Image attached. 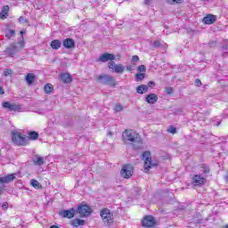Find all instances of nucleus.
I'll list each match as a JSON object with an SVG mask.
<instances>
[{
  "instance_id": "obj_51",
  "label": "nucleus",
  "mask_w": 228,
  "mask_h": 228,
  "mask_svg": "<svg viewBox=\"0 0 228 228\" xmlns=\"http://www.w3.org/2000/svg\"><path fill=\"white\" fill-rule=\"evenodd\" d=\"M196 224H202V219H198V220L196 221Z\"/></svg>"
},
{
  "instance_id": "obj_17",
  "label": "nucleus",
  "mask_w": 228,
  "mask_h": 228,
  "mask_svg": "<svg viewBox=\"0 0 228 228\" xmlns=\"http://www.w3.org/2000/svg\"><path fill=\"white\" fill-rule=\"evenodd\" d=\"M60 79L62 83L65 84L72 83V76H70L69 73L61 74Z\"/></svg>"
},
{
  "instance_id": "obj_49",
  "label": "nucleus",
  "mask_w": 228,
  "mask_h": 228,
  "mask_svg": "<svg viewBox=\"0 0 228 228\" xmlns=\"http://www.w3.org/2000/svg\"><path fill=\"white\" fill-rule=\"evenodd\" d=\"M151 3V0H144V4L150 5Z\"/></svg>"
},
{
  "instance_id": "obj_50",
  "label": "nucleus",
  "mask_w": 228,
  "mask_h": 228,
  "mask_svg": "<svg viewBox=\"0 0 228 228\" xmlns=\"http://www.w3.org/2000/svg\"><path fill=\"white\" fill-rule=\"evenodd\" d=\"M20 35H21V38H22V40H24V36H23V35H24V31L20 30Z\"/></svg>"
},
{
  "instance_id": "obj_19",
  "label": "nucleus",
  "mask_w": 228,
  "mask_h": 228,
  "mask_svg": "<svg viewBox=\"0 0 228 228\" xmlns=\"http://www.w3.org/2000/svg\"><path fill=\"white\" fill-rule=\"evenodd\" d=\"M70 224L72 227H81L82 225H85V220L76 218L71 221Z\"/></svg>"
},
{
  "instance_id": "obj_4",
  "label": "nucleus",
  "mask_w": 228,
  "mask_h": 228,
  "mask_svg": "<svg viewBox=\"0 0 228 228\" xmlns=\"http://www.w3.org/2000/svg\"><path fill=\"white\" fill-rule=\"evenodd\" d=\"M100 216L105 225H111V223L113 222V214H111L110 208L102 209L100 212Z\"/></svg>"
},
{
  "instance_id": "obj_22",
  "label": "nucleus",
  "mask_w": 228,
  "mask_h": 228,
  "mask_svg": "<svg viewBox=\"0 0 228 228\" xmlns=\"http://www.w3.org/2000/svg\"><path fill=\"white\" fill-rule=\"evenodd\" d=\"M50 45L52 49H55V51H57V49H60V47H61V41L54 39L51 42Z\"/></svg>"
},
{
  "instance_id": "obj_16",
  "label": "nucleus",
  "mask_w": 228,
  "mask_h": 228,
  "mask_svg": "<svg viewBox=\"0 0 228 228\" xmlns=\"http://www.w3.org/2000/svg\"><path fill=\"white\" fill-rule=\"evenodd\" d=\"M204 24H215L216 22V16L213 14H208L206 17L203 18Z\"/></svg>"
},
{
  "instance_id": "obj_7",
  "label": "nucleus",
  "mask_w": 228,
  "mask_h": 228,
  "mask_svg": "<svg viewBox=\"0 0 228 228\" xmlns=\"http://www.w3.org/2000/svg\"><path fill=\"white\" fill-rule=\"evenodd\" d=\"M76 212L80 215V216H90L92 215V208L88 205H79Z\"/></svg>"
},
{
  "instance_id": "obj_45",
  "label": "nucleus",
  "mask_w": 228,
  "mask_h": 228,
  "mask_svg": "<svg viewBox=\"0 0 228 228\" xmlns=\"http://www.w3.org/2000/svg\"><path fill=\"white\" fill-rule=\"evenodd\" d=\"M154 47H161V43L159 41H155Z\"/></svg>"
},
{
  "instance_id": "obj_46",
  "label": "nucleus",
  "mask_w": 228,
  "mask_h": 228,
  "mask_svg": "<svg viewBox=\"0 0 228 228\" xmlns=\"http://www.w3.org/2000/svg\"><path fill=\"white\" fill-rule=\"evenodd\" d=\"M2 208L3 209H8V202H4Z\"/></svg>"
},
{
  "instance_id": "obj_56",
  "label": "nucleus",
  "mask_w": 228,
  "mask_h": 228,
  "mask_svg": "<svg viewBox=\"0 0 228 228\" xmlns=\"http://www.w3.org/2000/svg\"><path fill=\"white\" fill-rule=\"evenodd\" d=\"M220 124H221V122H217L216 126H220Z\"/></svg>"
},
{
  "instance_id": "obj_30",
  "label": "nucleus",
  "mask_w": 228,
  "mask_h": 228,
  "mask_svg": "<svg viewBox=\"0 0 228 228\" xmlns=\"http://www.w3.org/2000/svg\"><path fill=\"white\" fill-rule=\"evenodd\" d=\"M167 3L168 4H181V3H183V0H167Z\"/></svg>"
},
{
  "instance_id": "obj_25",
  "label": "nucleus",
  "mask_w": 228,
  "mask_h": 228,
  "mask_svg": "<svg viewBox=\"0 0 228 228\" xmlns=\"http://www.w3.org/2000/svg\"><path fill=\"white\" fill-rule=\"evenodd\" d=\"M124 69L125 68L122 66V64H118L114 69V72H116V74H124Z\"/></svg>"
},
{
  "instance_id": "obj_20",
  "label": "nucleus",
  "mask_w": 228,
  "mask_h": 228,
  "mask_svg": "<svg viewBox=\"0 0 228 228\" xmlns=\"http://www.w3.org/2000/svg\"><path fill=\"white\" fill-rule=\"evenodd\" d=\"M34 165L37 167H42L44 165V158L38 155H35L33 158Z\"/></svg>"
},
{
  "instance_id": "obj_42",
  "label": "nucleus",
  "mask_w": 228,
  "mask_h": 228,
  "mask_svg": "<svg viewBox=\"0 0 228 228\" xmlns=\"http://www.w3.org/2000/svg\"><path fill=\"white\" fill-rule=\"evenodd\" d=\"M8 13H5L4 11H2L1 12H0V19H6V15H7Z\"/></svg>"
},
{
  "instance_id": "obj_55",
  "label": "nucleus",
  "mask_w": 228,
  "mask_h": 228,
  "mask_svg": "<svg viewBox=\"0 0 228 228\" xmlns=\"http://www.w3.org/2000/svg\"><path fill=\"white\" fill-rule=\"evenodd\" d=\"M223 49L224 50V51H227V46H223Z\"/></svg>"
},
{
  "instance_id": "obj_14",
  "label": "nucleus",
  "mask_w": 228,
  "mask_h": 228,
  "mask_svg": "<svg viewBox=\"0 0 228 228\" xmlns=\"http://www.w3.org/2000/svg\"><path fill=\"white\" fill-rule=\"evenodd\" d=\"M65 49H74L76 47V42L72 38H66L62 43Z\"/></svg>"
},
{
  "instance_id": "obj_12",
  "label": "nucleus",
  "mask_w": 228,
  "mask_h": 228,
  "mask_svg": "<svg viewBox=\"0 0 228 228\" xmlns=\"http://www.w3.org/2000/svg\"><path fill=\"white\" fill-rule=\"evenodd\" d=\"M59 215L63 218H74L76 215V209L70 208L69 210H61Z\"/></svg>"
},
{
  "instance_id": "obj_24",
  "label": "nucleus",
  "mask_w": 228,
  "mask_h": 228,
  "mask_svg": "<svg viewBox=\"0 0 228 228\" xmlns=\"http://www.w3.org/2000/svg\"><path fill=\"white\" fill-rule=\"evenodd\" d=\"M26 81L28 85H33L34 81H35V75L33 73H28L26 76Z\"/></svg>"
},
{
  "instance_id": "obj_31",
  "label": "nucleus",
  "mask_w": 228,
  "mask_h": 228,
  "mask_svg": "<svg viewBox=\"0 0 228 228\" xmlns=\"http://www.w3.org/2000/svg\"><path fill=\"white\" fill-rule=\"evenodd\" d=\"M167 133H170L171 134H175V133H177V128L169 126L167 128Z\"/></svg>"
},
{
  "instance_id": "obj_18",
  "label": "nucleus",
  "mask_w": 228,
  "mask_h": 228,
  "mask_svg": "<svg viewBox=\"0 0 228 228\" xmlns=\"http://www.w3.org/2000/svg\"><path fill=\"white\" fill-rule=\"evenodd\" d=\"M146 102L148 104H156L158 102V95L156 94H150L146 96Z\"/></svg>"
},
{
  "instance_id": "obj_10",
  "label": "nucleus",
  "mask_w": 228,
  "mask_h": 228,
  "mask_svg": "<svg viewBox=\"0 0 228 228\" xmlns=\"http://www.w3.org/2000/svg\"><path fill=\"white\" fill-rule=\"evenodd\" d=\"M115 60V55L113 53H105L100 55L97 61H101L102 63H106V61H113Z\"/></svg>"
},
{
  "instance_id": "obj_53",
  "label": "nucleus",
  "mask_w": 228,
  "mask_h": 228,
  "mask_svg": "<svg viewBox=\"0 0 228 228\" xmlns=\"http://www.w3.org/2000/svg\"><path fill=\"white\" fill-rule=\"evenodd\" d=\"M50 228H60V227L57 225H52V226H50Z\"/></svg>"
},
{
  "instance_id": "obj_37",
  "label": "nucleus",
  "mask_w": 228,
  "mask_h": 228,
  "mask_svg": "<svg viewBox=\"0 0 228 228\" xmlns=\"http://www.w3.org/2000/svg\"><path fill=\"white\" fill-rule=\"evenodd\" d=\"M173 93H174V89L172 87H166V94L167 95H172Z\"/></svg>"
},
{
  "instance_id": "obj_38",
  "label": "nucleus",
  "mask_w": 228,
  "mask_h": 228,
  "mask_svg": "<svg viewBox=\"0 0 228 228\" xmlns=\"http://www.w3.org/2000/svg\"><path fill=\"white\" fill-rule=\"evenodd\" d=\"M19 22H20V24H26V22H28V20H26V18H24V16H20V17L19 18Z\"/></svg>"
},
{
  "instance_id": "obj_32",
  "label": "nucleus",
  "mask_w": 228,
  "mask_h": 228,
  "mask_svg": "<svg viewBox=\"0 0 228 228\" xmlns=\"http://www.w3.org/2000/svg\"><path fill=\"white\" fill-rule=\"evenodd\" d=\"M13 35H15V30L11 29L8 33L5 34V37L6 38L10 39L12 37H13Z\"/></svg>"
},
{
  "instance_id": "obj_23",
  "label": "nucleus",
  "mask_w": 228,
  "mask_h": 228,
  "mask_svg": "<svg viewBox=\"0 0 228 228\" xmlns=\"http://www.w3.org/2000/svg\"><path fill=\"white\" fill-rule=\"evenodd\" d=\"M27 139L28 142H29V140H38V134L36 131L29 132Z\"/></svg>"
},
{
  "instance_id": "obj_43",
  "label": "nucleus",
  "mask_w": 228,
  "mask_h": 228,
  "mask_svg": "<svg viewBox=\"0 0 228 228\" xmlns=\"http://www.w3.org/2000/svg\"><path fill=\"white\" fill-rule=\"evenodd\" d=\"M194 83H195V86H200L202 85V82H200V79H196Z\"/></svg>"
},
{
  "instance_id": "obj_40",
  "label": "nucleus",
  "mask_w": 228,
  "mask_h": 228,
  "mask_svg": "<svg viewBox=\"0 0 228 228\" xmlns=\"http://www.w3.org/2000/svg\"><path fill=\"white\" fill-rule=\"evenodd\" d=\"M10 74H12V69H5L4 70V76L7 77V76H10Z\"/></svg>"
},
{
  "instance_id": "obj_13",
  "label": "nucleus",
  "mask_w": 228,
  "mask_h": 228,
  "mask_svg": "<svg viewBox=\"0 0 228 228\" xmlns=\"http://www.w3.org/2000/svg\"><path fill=\"white\" fill-rule=\"evenodd\" d=\"M15 175L16 174H10L0 177V184H8V183H12L15 179Z\"/></svg>"
},
{
  "instance_id": "obj_26",
  "label": "nucleus",
  "mask_w": 228,
  "mask_h": 228,
  "mask_svg": "<svg viewBox=\"0 0 228 228\" xmlns=\"http://www.w3.org/2000/svg\"><path fill=\"white\" fill-rule=\"evenodd\" d=\"M30 184L33 188H36V190H40V188H42V184H40L37 180H31Z\"/></svg>"
},
{
  "instance_id": "obj_15",
  "label": "nucleus",
  "mask_w": 228,
  "mask_h": 228,
  "mask_svg": "<svg viewBox=\"0 0 228 228\" xmlns=\"http://www.w3.org/2000/svg\"><path fill=\"white\" fill-rule=\"evenodd\" d=\"M19 53V48L15 45H11L7 49H5V53L9 56H15Z\"/></svg>"
},
{
  "instance_id": "obj_27",
  "label": "nucleus",
  "mask_w": 228,
  "mask_h": 228,
  "mask_svg": "<svg viewBox=\"0 0 228 228\" xmlns=\"http://www.w3.org/2000/svg\"><path fill=\"white\" fill-rule=\"evenodd\" d=\"M53 90V85L51 84H46L44 87V91L46 94H51Z\"/></svg>"
},
{
  "instance_id": "obj_57",
  "label": "nucleus",
  "mask_w": 228,
  "mask_h": 228,
  "mask_svg": "<svg viewBox=\"0 0 228 228\" xmlns=\"http://www.w3.org/2000/svg\"><path fill=\"white\" fill-rule=\"evenodd\" d=\"M224 228H228V224L224 226Z\"/></svg>"
},
{
  "instance_id": "obj_1",
  "label": "nucleus",
  "mask_w": 228,
  "mask_h": 228,
  "mask_svg": "<svg viewBox=\"0 0 228 228\" xmlns=\"http://www.w3.org/2000/svg\"><path fill=\"white\" fill-rule=\"evenodd\" d=\"M122 139L125 145H131L135 150L141 149L143 143L140 134L133 129H126L122 134Z\"/></svg>"
},
{
  "instance_id": "obj_33",
  "label": "nucleus",
  "mask_w": 228,
  "mask_h": 228,
  "mask_svg": "<svg viewBox=\"0 0 228 228\" xmlns=\"http://www.w3.org/2000/svg\"><path fill=\"white\" fill-rule=\"evenodd\" d=\"M116 67H117V63H115V61H109V69H110L111 70H115Z\"/></svg>"
},
{
  "instance_id": "obj_36",
  "label": "nucleus",
  "mask_w": 228,
  "mask_h": 228,
  "mask_svg": "<svg viewBox=\"0 0 228 228\" xmlns=\"http://www.w3.org/2000/svg\"><path fill=\"white\" fill-rule=\"evenodd\" d=\"M137 70L139 72H145L147 70V68L145 67V65H140L138 68H137Z\"/></svg>"
},
{
  "instance_id": "obj_6",
  "label": "nucleus",
  "mask_w": 228,
  "mask_h": 228,
  "mask_svg": "<svg viewBox=\"0 0 228 228\" xmlns=\"http://www.w3.org/2000/svg\"><path fill=\"white\" fill-rule=\"evenodd\" d=\"M120 175L124 179H131L133 177V166L131 164L123 166Z\"/></svg>"
},
{
  "instance_id": "obj_39",
  "label": "nucleus",
  "mask_w": 228,
  "mask_h": 228,
  "mask_svg": "<svg viewBox=\"0 0 228 228\" xmlns=\"http://www.w3.org/2000/svg\"><path fill=\"white\" fill-rule=\"evenodd\" d=\"M132 61H133L134 63H136V62L140 61V57H138V55H134V56L132 57Z\"/></svg>"
},
{
  "instance_id": "obj_28",
  "label": "nucleus",
  "mask_w": 228,
  "mask_h": 228,
  "mask_svg": "<svg viewBox=\"0 0 228 228\" xmlns=\"http://www.w3.org/2000/svg\"><path fill=\"white\" fill-rule=\"evenodd\" d=\"M145 79V73H137L135 74V80L136 81H143Z\"/></svg>"
},
{
  "instance_id": "obj_54",
  "label": "nucleus",
  "mask_w": 228,
  "mask_h": 228,
  "mask_svg": "<svg viewBox=\"0 0 228 228\" xmlns=\"http://www.w3.org/2000/svg\"><path fill=\"white\" fill-rule=\"evenodd\" d=\"M3 194V187H0V195Z\"/></svg>"
},
{
  "instance_id": "obj_8",
  "label": "nucleus",
  "mask_w": 228,
  "mask_h": 228,
  "mask_svg": "<svg viewBox=\"0 0 228 228\" xmlns=\"http://www.w3.org/2000/svg\"><path fill=\"white\" fill-rule=\"evenodd\" d=\"M142 227H154L156 225V219L151 216H145L142 221Z\"/></svg>"
},
{
  "instance_id": "obj_41",
  "label": "nucleus",
  "mask_w": 228,
  "mask_h": 228,
  "mask_svg": "<svg viewBox=\"0 0 228 228\" xmlns=\"http://www.w3.org/2000/svg\"><path fill=\"white\" fill-rule=\"evenodd\" d=\"M150 88H154V86H156V83H154V81H150L148 82V86Z\"/></svg>"
},
{
  "instance_id": "obj_29",
  "label": "nucleus",
  "mask_w": 228,
  "mask_h": 228,
  "mask_svg": "<svg viewBox=\"0 0 228 228\" xmlns=\"http://www.w3.org/2000/svg\"><path fill=\"white\" fill-rule=\"evenodd\" d=\"M201 172L202 174H204L205 175L209 174V172H211V170L209 169V167L208 166H201Z\"/></svg>"
},
{
  "instance_id": "obj_21",
  "label": "nucleus",
  "mask_w": 228,
  "mask_h": 228,
  "mask_svg": "<svg viewBox=\"0 0 228 228\" xmlns=\"http://www.w3.org/2000/svg\"><path fill=\"white\" fill-rule=\"evenodd\" d=\"M136 92L141 95L143 94H147L149 92V86H147L146 85H141L136 87Z\"/></svg>"
},
{
  "instance_id": "obj_47",
  "label": "nucleus",
  "mask_w": 228,
  "mask_h": 228,
  "mask_svg": "<svg viewBox=\"0 0 228 228\" xmlns=\"http://www.w3.org/2000/svg\"><path fill=\"white\" fill-rule=\"evenodd\" d=\"M4 94V89L0 86V95Z\"/></svg>"
},
{
  "instance_id": "obj_11",
  "label": "nucleus",
  "mask_w": 228,
  "mask_h": 228,
  "mask_svg": "<svg viewBox=\"0 0 228 228\" xmlns=\"http://www.w3.org/2000/svg\"><path fill=\"white\" fill-rule=\"evenodd\" d=\"M192 183L194 186H202L204 183H206V178L204 177V175H195L192 177Z\"/></svg>"
},
{
  "instance_id": "obj_35",
  "label": "nucleus",
  "mask_w": 228,
  "mask_h": 228,
  "mask_svg": "<svg viewBox=\"0 0 228 228\" xmlns=\"http://www.w3.org/2000/svg\"><path fill=\"white\" fill-rule=\"evenodd\" d=\"M115 111L120 112L122 110H124V107L121 104H116L114 107Z\"/></svg>"
},
{
  "instance_id": "obj_52",
  "label": "nucleus",
  "mask_w": 228,
  "mask_h": 228,
  "mask_svg": "<svg viewBox=\"0 0 228 228\" xmlns=\"http://www.w3.org/2000/svg\"><path fill=\"white\" fill-rule=\"evenodd\" d=\"M108 134L109 136H113V132H109Z\"/></svg>"
},
{
  "instance_id": "obj_44",
  "label": "nucleus",
  "mask_w": 228,
  "mask_h": 228,
  "mask_svg": "<svg viewBox=\"0 0 228 228\" xmlns=\"http://www.w3.org/2000/svg\"><path fill=\"white\" fill-rule=\"evenodd\" d=\"M10 10V7L8 5L4 6L2 12H4L5 13H8V11Z\"/></svg>"
},
{
  "instance_id": "obj_2",
  "label": "nucleus",
  "mask_w": 228,
  "mask_h": 228,
  "mask_svg": "<svg viewBox=\"0 0 228 228\" xmlns=\"http://www.w3.org/2000/svg\"><path fill=\"white\" fill-rule=\"evenodd\" d=\"M12 140L15 145H20L22 147H25V145L29 143L28 137L18 131L12 132Z\"/></svg>"
},
{
  "instance_id": "obj_3",
  "label": "nucleus",
  "mask_w": 228,
  "mask_h": 228,
  "mask_svg": "<svg viewBox=\"0 0 228 228\" xmlns=\"http://www.w3.org/2000/svg\"><path fill=\"white\" fill-rule=\"evenodd\" d=\"M97 81H99L102 85H107L108 86H117V81L115 78L108 74L100 75L97 77Z\"/></svg>"
},
{
  "instance_id": "obj_9",
  "label": "nucleus",
  "mask_w": 228,
  "mask_h": 228,
  "mask_svg": "<svg viewBox=\"0 0 228 228\" xmlns=\"http://www.w3.org/2000/svg\"><path fill=\"white\" fill-rule=\"evenodd\" d=\"M2 106L4 110H8V111H19L20 110V106L17 104H13L10 102H4L2 103Z\"/></svg>"
},
{
  "instance_id": "obj_5",
  "label": "nucleus",
  "mask_w": 228,
  "mask_h": 228,
  "mask_svg": "<svg viewBox=\"0 0 228 228\" xmlns=\"http://www.w3.org/2000/svg\"><path fill=\"white\" fill-rule=\"evenodd\" d=\"M142 159L144 161V172H149L152 167H156V164L152 163L151 151H144L142 153Z\"/></svg>"
},
{
  "instance_id": "obj_34",
  "label": "nucleus",
  "mask_w": 228,
  "mask_h": 228,
  "mask_svg": "<svg viewBox=\"0 0 228 228\" xmlns=\"http://www.w3.org/2000/svg\"><path fill=\"white\" fill-rule=\"evenodd\" d=\"M135 69H136V65L135 64H132V65L126 66V70L128 72H133V70H134Z\"/></svg>"
},
{
  "instance_id": "obj_48",
  "label": "nucleus",
  "mask_w": 228,
  "mask_h": 228,
  "mask_svg": "<svg viewBox=\"0 0 228 228\" xmlns=\"http://www.w3.org/2000/svg\"><path fill=\"white\" fill-rule=\"evenodd\" d=\"M21 47H24V39L18 43Z\"/></svg>"
}]
</instances>
